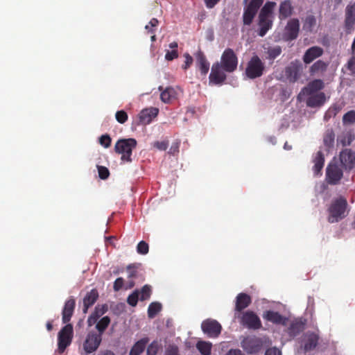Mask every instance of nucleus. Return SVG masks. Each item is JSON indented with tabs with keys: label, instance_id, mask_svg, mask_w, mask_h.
Wrapping results in <instances>:
<instances>
[{
	"label": "nucleus",
	"instance_id": "c03bdc74",
	"mask_svg": "<svg viewBox=\"0 0 355 355\" xmlns=\"http://www.w3.org/2000/svg\"><path fill=\"white\" fill-rule=\"evenodd\" d=\"M148 250L149 246L146 242L141 241L137 244V251L139 254H146L148 252Z\"/></svg>",
	"mask_w": 355,
	"mask_h": 355
},
{
	"label": "nucleus",
	"instance_id": "49530a36",
	"mask_svg": "<svg viewBox=\"0 0 355 355\" xmlns=\"http://www.w3.org/2000/svg\"><path fill=\"white\" fill-rule=\"evenodd\" d=\"M98 172L99 178L102 180H106L110 175V171L105 166H98Z\"/></svg>",
	"mask_w": 355,
	"mask_h": 355
},
{
	"label": "nucleus",
	"instance_id": "8fccbe9b",
	"mask_svg": "<svg viewBox=\"0 0 355 355\" xmlns=\"http://www.w3.org/2000/svg\"><path fill=\"white\" fill-rule=\"evenodd\" d=\"M153 146L159 150H166L168 146V141H157L154 142Z\"/></svg>",
	"mask_w": 355,
	"mask_h": 355
},
{
	"label": "nucleus",
	"instance_id": "6e6552de",
	"mask_svg": "<svg viewBox=\"0 0 355 355\" xmlns=\"http://www.w3.org/2000/svg\"><path fill=\"white\" fill-rule=\"evenodd\" d=\"M300 32V21L297 18L289 19L285 26L283 33V40L291 42L297 38Z\"/></svg>",
	"mask_w": 355,
	"mask_h": 355
},
{
	"label": "nucleus",
	"instance_id": "423d86ee",
	"mask_svg": "<svg viewBox=\"0 0 355 355\" xmlns=\"http://www.w3.org/2000/svg\"><path fill=\"white\" fill-rule=\"evenodd\" d=\"M239 318L240 324L249 329L256 330L261 327L260 318L252 311L243 312Z\"/></svg>",
	"mask_w": 355,
	"mask_h": 355
},
{
	"label": "nucleus",
	"instance_id": "bf43d9fd",
	"mask_svg": "<svg viewBox=\"0 0 355 355\" xmlns=\"http://www.w3.org/2000/svg\"><path fill=\"white\" fill-rule=\"evenodd\" d=\"M226 355H245L240 349H230Z\"/></svg>",
	"mask_w": 355,
	"mask_h": 355
},
{
	"label": "nucleus",
	"instance_id": "13d9d810",
	"mask_svg": "<svg viewBox=\"0 0 355 355\" xmlns=\"http://www.w3.org/2000/svg\"><path fill=\"white\" fill-rule=\"evenodd\" d=\"M220 0H204L207 8H213Z\"/></svg>",
	"mask_w": 355,
	"mask_h": 355
},
{
	"label": "nucleus",
	"instance_id": "f3484780",
	"mask_svg": "<svg viewBox=\"0 0 355 355\" xmlns=\"http://www.w3.org/2000/svg\"><path fill=\"white\" fill-rule=\"evenodd\" d=\"M158 113L159 110L156 107L144 109L139 114V121L143 125L149 124Z\"/></svg>",
	"mask_w": 355,
	"mask_h": 355
},
{
	"label": "nucleus",
	"instance_id": "39448f33",
	"mask_svg": "<svg viewBox=\"0 0 355 355\" xmlns=\"http://www.w3.org/2000/svg\"><path fill=\"white\" fill-rule=\"evenodd\" d=\"M265 64L257 55H254L247 63L245 73L250 79L261 77L264 72Z\"/></svg>",
	"mask_w": 355,
	"mask_h": 355
},
{
	"label": "nucleus",
	"instance_id": "72a5a7b5",
	"mask_svg": "<svg viewBox=\"0 0 355 355\" xmlns=\"http://www.w3.org/2000/svg\"><path fill=\"white\" fill-rule=\"evenodd\" d=\"M257 12L254 11H252L251 10L248 9V8H244V12L243 15V21L244 25H250L256 16Z\"/></svg>",
	"mask_w": 355,
	"mask_h": 355
},
{
	"label": "nucleus",
	"instance_id": "a19ab883",
	"mask_svg": "<svg viewBox=\"0 0 355 355\" xmlns=\"http://www.w3.org/2000/svg\"><path fill=\"white\" fill-rule=\"evenodd\" d=\"M139 292L138 290H135L127 298V302L132 306H135L137 304L139 300Z\"/></svg>",
	"mask_w": 355,
	"mask_h": 355
},
{
	"label": "nucleus",
	"instance_id": "393cba45",
	"mask_svg": "<svg viewBox=\"0 0 355 355\" xmlns=\"http://www.w3.org/2000/svg\"><path fill=\"white\" fill-rule=\"evenodd\" d=\"M293 8L290 0H284L279 5V18L281 20L286 19L293 13Z\"/></svg>",
	"mask_w": 355,
	"mask_h": 355
},
{
	"label": "nucleus",
	"instance_id": "680f3d73",
	"mask_svg": "<svg viewBox=\"0 0 355 355\" xmlns=\"http://www.w3.org/2000/svg\"><path fill=\"white\" fill-rule=\"evenodd\" d=\"M169 47H170L172 50H178V42H173L170 43V44H169Z\"/></svg>",
	"mask_w": 355,
	"mask_h": 355
},
{
	"label": "nucleus",
	"instance_id": "37998d69",
	"mask_svg": "<svg viewBox=\"0 0 355 355\" xmlns=\"http://www.w3.org/2000/svg\"><path fill=\"white\" fill-rule=\"evenodd\" d=\"M263 3V0H251L246 8L257 13Z\"/></svg>",
	"mask_w": 355,
	"mask_h": 355
},
{
	"label": "nucleus",
	"instance_id": "1a4fd4ad",
	"mask_svg": "<svg viewBox=\"0 0 355 355\" xmlns=\"http://www.w3.org/2000/svg\"><path fill=\"white\" fill-rule=\"evenodd\" d=\"M202 331L210 338H217L222 330L220 324L212 319H207L202 322Z\"/></svg>",
	"mask_w": 355,
	"mask_h": 355
},
{
	"label": "nucleus",
	"instance_id": "c9c22d12",
	"mask_svg": "<svg viewBox=\"0 0 355 355\" xmlns=\"http://www.w3.org/2000/svg\"><path fill=\"white\" fill-rule=\"evenodd\" d=\"M275 6V2L268 1L266 3V4L261 8L259 16H260L261 18H263V17H270Z\"/></svg>",
	"mask_w": 355,
	"mask_h": 355
},
{
	"label": "nucleus",
	"instance_id": "a18cd8bd",
	"mask_svg": "<svg viewBox=\"0 0 355 355\" xmlns=\"http://www.w3.org/2000/svg\"><path fill=\"white\" fill-rule=\"evenodd\" d=\"M116 121L120 123H124L128 120V114L124 110L117 111L115 114Z\"/></svg>",
	"mask_w": 355,
	"mask_h": 355
},
{
	"label": "nucleus",
	"instance_id": "dca6fc26",
	"mask_svg": "<svg viewBox=\"0 0 355 355\" xmlns=\"http://www.w3.org/2000/svg\"><path fill=\"white\" fill-rule=\"evenodd\" d=\"M158 89L161 92L160 99L164 103H171L178 98V92L172 87L164 89L162 86H159Z\"/></svg>",
	"mask_w": 355,
	"mask_h": 355
},
{
	"label": "nucleus",
	"instance_id": "4be33fe9",
	"mask_svg": "<svg viewBox=\"0 0 355 355\" xmlns=\"http://www.w3.org/2000/svg\"><path fill=\"white\" fill-rule=\"evenodd\" d=\"M98 297V293L96 289H92L86 294L83 298V311L86 313L88 309L92 306L96 302Z\"/></svg>",
	"mask_w": 355,
	"mask_h": 355
},
{
	"label": "nucleus",
	"instance_id": "864d4df0",
	"mask_svg": "<svg viewBox=\"0 0 355 355\" xmlns=\"http://www.w3.org/2000/svg\"><path fill=\"white\" fill-rule=\"evenodd\" d=\"M184 57L185 58V61H184V64L182 65V68H183V69L187 70L192 64L193 58L188 53H186L184 55Z\"/></svg>",
	"mask_w": 355,
	"mask_h": 355
},
{
	"label": "nucleus",
	"instance_id": "bb28decb",
	"mask_svg": "<svg viewBox=\"0 0 355 355\" xmlns=\"http://www.w3.org/2000/svg\"><path fill=\"white\" fill-rule=\"evenodd\" d=\"M314 166L313 170L315 175H318L322 169L324 164V157L322 151L319 150L316 153L313 159Z\"/></svg>",
	"mask_w": 355,
	"mask_h": 355
},
{
	"label": "nucleus",
	"instance_id": "052dcab7",
	"mask_svg": "<svg viewBox=\"0 0 355 355\" xmlns=\"http://www.w3.org/2000/svg\"><path fill=\"white\" fill-rule=\"evenodd\" d=\"M148 24L150 25L151 27L154 28L158 25L159 21L156 18H153L151 19Z\"/></svg>",
	"mask_w": 355,
	"mask_h": 355
},
{
	"label": "nucleus",
	"instance_id": "cd10ccee",
	"mask_svg": "<svg viewBox=\"0 0 355 355\" xmlns=\"http://www.w3.org/2000/svg\"><path fill=\"white\" fill-rule=\"evenodd\" d=\"M272 21L270 19V17H263L261 18L259 16V25L260 29L259 31V35L263 37L268 31L272 27Z\"/></svg>",
	"mask_w": 355,
	"mask_h": 355
},
{
	"label": "nucleus",
	"instance_id": "5fc2aeb1",
	"mask_svg": "<svg viewBox=\"0 0 355 355\" xmlns=\"http://www.w3.org/2000/svg\"><path fill=\"white\" fill-rule=\"evenodd\" d=\"M178 57V50L167 51L165 55V59L171 61Z\"/></svg>",
	"mask_w": 355,
	"mask_h": 355
},
{
	"label": "nucleus",
	"instance_id": "7ed1b4c3",
	"mask_svg": "<svg viewBox=\"0 0 355 355\" xmlns=\"http://www.w3.org/2000/svg\"><path fill=\"white\" fill-rule=\"evenodd\" d=\"M348 203L343 196H339L331 200L328 209L327 220L330 223H338L347 215Z\"/></svg>",
	"mask_w": 355,
	"mask_h": 355
},
{
	"label": "nucleus",
	"instance_id": "6e6d98bb",
	"mask_svg": "<svg viewBox=\"0 0 355 355\" xmlns=\"http://www.w3.org/2000/svg\"><path fill=\"white\" fill-rule=\"evenodd\" d=\"M124 284V280L122 277H118L114 282L113 289L114 291H120Z\"/></svg>",
	"mask_w": 355,
	"mask_h": 355
},
{
	"label": "nucleus",
	"instance_id": "69168bd1",
	"mask_svg": "<svg viewBox=\"0 0 355 355\" xmlns=\"http://www.w3.org/2000/svg\"><path fill=\"white\" fill-rule=\"evenodd\" d=\"M135 285V283L134 281L131 280L128 282V286H127L126 288H131L132 287H134Z\"/></svg>",
	"mask_w": 355,
	"mask_h": 355
},
{
	"label": "nucleus",
	"instance_id": "f704fd0d",
	"mask_svg": "<svg viewBox=\"0 0 355 355\" xmlns=\"http://www.w3.org/2000/svg\"><path fill=\"white\" fill-rule=\"evenodd\" d=\"M335 134L332 129H328L324 135L323 142L327 147H331L334 145Z\"/></svg>",
	"mask_w": 355,
	"mask_h": 355
},
{
	"label": "nucleus",
	"instance_id": "6ab92c4d",
	"mask_svg": "<svg viewBox=\"0 0 355 355\" xmlns=\"http://www.w3.org/2000/svg\"><path fill=\"white\" fill-rule=\"evenodd\" d=\"M196 64L202 75L205 76L209 70V62L204 53L199 50L196 53Z\"/></svg>",
	"mask_w": 355,
	"mask_h": 355
},
{
	"label": "nucleus",
	"instance_id": "603ef678",
	"mask_svg": "<svg viewBox=\"0 0 355 355\" xmlns=\"http://www.w3.org/2000/svg\"><path fill=\"white\" fill-rule=\"evenodd\" d=\"M165 355H179L178 347L175 345H169L166 349Z\"/></svg>",
	"mask_w": 355,
	"mask_h": 355
},
{
	"label": "nucleus",
	"instance_id": "5701e85b",
	"mask_svg": "<svg viewBox=\"0 0 355 355\" xmlns=\"http://www.w3.org/2000/svg\"><path fill=\"white\" fill-rule=\"evenodd\" d=\"M307 98L306 105L311 107H315L322 105L326 101V96L323 92L310 94Z\"/></svg>",
	"mask_w": 355,
	"mask_h": 355
},
{
	"label": "nucleus",
	"instance_id": "b1692460",
	"mask_svg": "<svg viewBox=\"0 0 355 355\" xmlns=\"http://www.w3.org/2000/svg\"><path fill=\"white\" fill-rule=\"evenodd\" d=\"M251 301V297L249 295L243 293H239L236 298L235 310L241 312L250 304Z\"/></svg>",
	"mask_w": 355,
	"mask_h": 355
},
{
	"label": "nucleus",
	"instance_id": "a878e982",
	"mask_svg": "<svg viewBox=\"0 0 355 355\" xmlns=\"http://www.w3.org/2000/svg\"><path fill=\"white\" fill-rule=\"evenodd\" d=\"M149 339L148 338H143L136 342L134 345L132 347L129 355H140L141 354L146 347L147 343H148Z\"/></svg>",
	"mask_w": 355,
	"mask_h": 355
},
{
	"label": "nucleus",
	"instance_id": "ea45409f",
	"mask_svg": "<svg viewBox=\"0 0 355 355\" xmlns=\"http://www.w3.org/2000/svg\"><path fill=\"white\" fill-rule=\"evenodd\" d=\"M104 313V311H101V313L98 312L97 310V308H96V310L94 313H92L88 318L87 322L89 326H92L95 323L98 322V320L101 317V315Z\"/></svg>",
	"mask_w": 355,
	"mask_h": 355
},
{
	"label": "nucleus",
	"instance_id": "7c9ffc66",
	"mask_svg": "<svg viewBox=\"0 0 355 355\" xmlns=\"http://www.w3.org/2000/svg\"><path fill=\"white\" fill-rule=\"evenodd\" d=\"M211 347V343L207 341H198L196 344V348L202 355H210Z\"/></svg>",
	"mask_w": 355,
	"mask_h": 355
},
{
	"label": "nucleus",
	"instance_id": "c756f323",
	"mask_svg": "<svg viewBox=\"0 0 355 355\" xmlns=\"http://www.w3.org/2000/svg\"><path fill=\"white\" fill-rule=\"evenodd\" d=\"M110 323V318L108 316H104L98 321L96 324V329L98 330L97 334L101 335L102 337L103 334L107 328Z\"/></svg>",
	"mask_w": 355,
	"mask_h": 355
},
{
	"label": "nucleus",
	"instance_id": "a211bd4d",
	"mask_svg": "<svg viewBox=\"0 0 355 355\" xmlns=\"http://www.w3.org/2000/svg\"><path fill=\"white\" fill-rule=\"evenodd\" d=\"M263 318L267 321L272 322L275 324L285 325L286 318L282 315L279 313L273 311H266L263 314Z\"/></svg>",
	"mask_w": 355,
	"mask_h": 355
},
{
	"label": "nucleus",
	"instance_id": "4c0bfd02",
	"mask_svg": "<svg viewBox=\"0 0 355 355\" xmlns=\"http://www.w3.org/2000/svg\"><path fill=\"white\" fill-rule=\"evenodd\" d=\"M355 123V111L350 110L345 113L343 116V123L344 125H351Z\"/></svg>",
	"mask_w": 355,
	"mask_h": 355
},
{
	"label": "nucleus",
	"instance_id": "e2e57ef3",
	"mask_svg": "<svg viewBox=\"0 0 355 355\" xmlns=\"http://www.w3.org/2000/svg\"><path fill=\"white\" fill-rule=\"evenodd\" d=\"M145 29L147 31V32L149 33H155V30L153 29V27L150 26V25L148 24H147L146 26H145Z\"/></svg>",
	"mask_w": 355,
	"mask_h": 355
},
{
	"label": "nucleus",
	"instance_id": "0e129e2a",
	"mask_svg": "<svg viewBox=\"0 0 355 355\" xmlns=\"http://www.w3.org/2000/svg\"><path fill=\"white\" fill-rule=\"evenodd\" d=\"M46 329L49 331H51L53 329V324L51 322L49 321L46 323Z\"/></svg>",
	"mask_w": 355,
	"mask_h": 355
},
{
	"label": "nucleus",
	"instance_id": "473e14b6",
	"mask_svg": "<svg viewBox=\"0 0 355 355\" xmlns=\"http://www.w3.org/2000/svg\"><path fill=\"white\" fill-rule=\"evenodd\" d=\"M316 25V18L313 15H309L306 17L303 24V28L306 31L312 32L313 28Z\"/></svg>",
	"mask_w": 355,
	"mask_h": 355
},
{
	"label": "nucleus",
	"instance_id": "20e7f679",
	"mask_svg": "<svg viewBox=\"0 0 355 355\" xmlns=\"http://www.w3.org/2000/svg\"><path fill=\"white\" fill-rule=\"evenodd\" d=\"M137 141L135 139H119L114 146V150L116 153L121 155V159L123 162H132V150L137 147Z\"/></svg>",
	"mask_w": 355,
	"mask_h": 355
},
{
	"label": "nucleus",
	"instance_id": "338daca9",
	"mask_svg": "<svg viewBox=\"0 0 355 355\" xmlns=\"http://www.w3.org/2000/svg\"><path fill=\"white\" fill-rule=\"evenodd\" d=\"M98 355H114V354L111 351H105L103 353L99 354Z\"/></svg>",
	"mask_w": 355,
	"mask_h": 355
},
{
	"label": "nucleus",
	"instance_id": "4468645a",
	"mask_svg": "<svg viewBox=\"0 0 355 355\" xmlns=\"http://www.w3.org/2000/svg\"><path fill=\"white\" fill-rule=\"evenodd\" d=\"M320 336L318 333L307 331L304 334L303 343L306 352L314 349L318 344Z\"/></svg>",
	"mask_w": 355,
	"mask_h": 355
},
{
	"label": "nucleus",
	"instance_id": "de8ad7c7",
	"mask_svg": "<svg viewBox=\"0 0 355 355\" xmlns=\"http://www.w3.org/2000/svg\"><path fill=\"white\" fill-rule=\"evenodd\" d=\"M137 266L136 264H130L127 266L128 277L130 279L136 277L137 275Z\"/></svg>",
	"mask_w": 355,
	"mask_h": 355
},
{
	"label": "nucleus",
	"instance_id": "79ce46f5",
	"mask_svg": "<svg viewBox=\"0 0 355 355\" xmlns=\"http://www.w3.org/2000/svg\"><path fill=\"white\" fill-rule=\"evenodd\" d=\"M159 349V345L157 341H153L147 347V355H156Z\"/></svg>",
	"mask_w": 355,
	"mask_h": 355
},
{
	"label": "nucleus",
	"instance_id": "aec40b11",
	"mask_svg": "<svg viewBox=\"0 0 355 355\" xmlns=\"http://www.w3.org/2000/svg\"><path fill=\"white\" fill-rule=\"evenodd\" d=\"M301 67L296 64L291 63L285 69V75L287 79L292 83L298 80L300 75Z\"/></svg>",
	"mask_w": 355,
	"mask_h": 355
},
{
	"label": "nucleus",
	"instance_id": "0eeeda50",
	"mask_svg": "<svg viewBox=\"0 0 355 355\" xmlns=\"http://www.w3.org/2000/svg\"><path fill=\"white\" fill-rule=\"evenodd\" d=\"M102 337L96 332L89 331L83 344V348L85 353L92 354L96 351L101 345Z\"/></svg>",
	"mask_w": 355,
	"mask_h": 355
},
{
	"label": "nucleus",
	"instance_id": "4d7b16f0",
	"mask_svg": "<svg viewBox=\"0 0 355 355\" xmlns=\"http://www.w3.org/2000/svg\"><path fill=\"white\" fill-rule=\"evenodd\" d=\"M265 355H281V352L276 347L269 348L266 351Z\"/></svg>",
	"mask_w": 355,
	"mask_h": 355
},
{
	"label": "nucleus",
	"instance_id": "3c124183",
	"mask_svg": "<svg viewBox=\"0 0 355 355\" xmlns=\"http://www.w3.org/2000/svg\"><path fill=\"white\" fill-rule=\"evenodd\" d=\"M347 69L350 71V73L355 76V55L352 56L347 63Z\"/></svg>",
	"mask_w": 355,
	"mask_h": 355
},
{
	"label": "nucleus",
	"instance_id": "f8f14e48",
	"mask_svg": "<svg viewBox=\"0 0 355 355\" xmlns=\"http://www.w3.org/2000/svg\"><path fill=\"white\" fill-rule=\"evenodd\" d=\"M355 24V3L346 7L345 30L346 34H351Z\"/></svg>",
	"mask_w": 355,
	"mask_h": 355
},
{
	"label": "nucleus",
	"instance_id": "9b49d317",
	"mask_svg": "<svg viewBox=\"0 0 355 355\" xmlns=\"http://www.w3.org/2000/svg\"><path fill=\"white\" fill-rule=\"evenodd\" d=\"M339 159L343 168L345 171H350L355 166V152L345 148L340 153Z\"/></svg>",
	"mask_w": 355,
	"mask_h": 355
},
{
	"label": "nucleus",
	"instance_id": "58836bf2",
	"mask_svg": "<svg viewBox=\"0 0 355 355\" xmlns=\"http://www.w3.org/2000/svg\"><path fill=\"white\" fill-rule=\"evenodd\" d=\"M139 293L141 294V295H140L141 301H145L146 300H148L152 293L151 286L148 284L144 285L141 288Z\"/></svg>",
	"mask_w": 355,
	"mask_h": 355
},
{
	"label": "nucleus",
	"instance_id": "2eb2a0df",
	"mask_svg": "<svg viewBox=\"0 0 355 355\" xmlns=\"http://www.w3.org/2000/svg\"><path fill=\"white\" fill-rule=\"evenodd\" d=\"M324 53L323 49L318 46H314L309 48L304 53L302 60L306 64H310L315 59L322 55Z\"/></svg>",
	"mask_w": 355,
	"mask_h": 355
},
{
	"label": "nucleus",
	"instance_id": "412c9836",
	"mask_svg": "<svg viewBox=\"0 0 355 355\" xmlns=\"http://www.w3.org/2000/svg\"><path fill=\"white\" fill-rule=\"evenodd\" d=\"M328 66V62L318 60L310 67L309 73L311 76H322L327 70Z\"/></svg>",
	"mask_w": 355,
	"mask_h": 355
},
{
	"label": "nucleus",
	"instance_id": "ddd939ff",
	"mask_svg": "<svg viewBox=\"0 0 355 355\" xmlns=\"http://www.w3.org/2000/svg\"><path fill=\"white\" fill-rule=\"evenodd\" d=\"M241 347L248 354L258 352L261 347L260 341L254 337H246L241 342Z\"/></svg>",
	"mask_w": 355,
	"mask_h": 355
},
{
	"label": "nucleus",
	"instance_id": "2f4dec72",
	"mask_svg": "<svg viewBox=\"0 0 355 355\" xmlns=\"http://www.w3.org/2000/svg\"><path fill=\"white\" fill-rule=\"evenodd\" d=\"M162 306L158 302H151L148 308V316L149 318H154L161 311Z\"/></svg>",
	"mask_w": 355,
	"mask_h": 355
},
{
	"label": "nucleus",
	"instance_id": "774afa93",
	"mask_svg": "<svg viewBox=\"0 0 355 355\" xmlns=\"http://www.w3.org/2000/svg\"><path fill=\"white\" fill-rule=\"evenodd\" d=\"M151 41L155 42L156 40V35H155V33H153V35L150 37Z\"/></svg>",
	"mask_w": 355,
	"mask_h": 355
},
{
	"label": "nucleus",
	"instance_id": "09e8293b",
	"mask_svg": "<svg viewBox=\"0 0 355 355\" xmlns=\"http://www.w3.org/2000/svg\"><path fill=\"white\" fill-rule=\"evenodd\" d=\"M112 142V139L108 135H103L99 138V143L101 146L105 148H108L110 146Z\"/></svg>",
	"mask_w": 355,
	"mask_h": 355
},
{
	"label": "nucleus",
	"instance_id": "9d476101",
	"mask_svg": "<svg viewBox=\"0 0 355 355\" xmlns=\"http://www.w3.org/2000/svg\"><path fill=\"white\" fill-rule=\"evenodd\" d=\"M343 176V170L336 164H329L326 170V179L329 184H337Z\"/></svg>",
	"mask_w": 355,
	"mask_h": 355
},
{
	"label": "nucleus",
	"instance_id": "f03ea898",
	"mask_svg": "<svg viewBox=\"0 0 355 355\" xmlns=\"http://www.w3.org/2000/svg\"><path fill=\"white\" fill-rule=\"evenodd\" d=\"M76 306V300L73 297H70L64 302L62 311V321L66 324L58 332V347L60 353L64 352L66 348L69 346L73 337V325L69 322L71 320Z\"/></svg>",
	"mask_w": 355,
	"mask_h": 355
},
{
	"label": "nucleus",
	"instance_id": "f257e3e1",
	"mask_svg": "<svg viewBox=\"0 0 355 355\" xmlns=\"http://www.w3.org/2000/svg\"><path fill=\"white\" fill-rule=\"evenodd\" d=\"M238 57L234 50L227 48L223 52L220 61L213 64L209 76V83L220 85L227 79L225 73H233L237 69Z\"/></svg>",
	"mask_w": 355,
	"mask_h": 355
},
{
	"label": "nucleus",
	"instance_id": "e433bc0d",
	"mask_svg": "<svg viewBox=\"0 0 355 355\" xmlns=\"http://www.w3.org/2000/svg\"><path fill=\"white\" fill-rule=\"evenodd\" d=\"M282 48L279 46L269 47L267 50V58L269 60H275L282 53Z\"/></svg>",
	"mask_w": 355,
	"mask_h": 355
},
{
	"label": "nucleus",
	"instance_id": "c85d7f7f",
	"mask_svg": "<svg viewBox=\"0 0 355 355\" xmlns=\"http://www.w3.org/2000/svg\"><path fill=\"white\" fill-rule=\"evenodd\" d=\"M324 87V82L320 79H315L311 81L306 87L304 88L308 94H314Z\"/></svg>",
	"mask_w": 355,
	"mask_h": 355
}]
</instances>
